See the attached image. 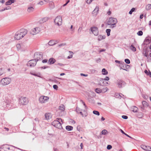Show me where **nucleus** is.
<instances>
[{
    "label": "nucleus",
    "mask_w": 151,
    "mask_h": 151,
    "mask_svg": "<svg viewBox=\"0 0 151 151\" xmlns=\"http://www.w3.org/2000/svg\"><path fill=\"white\" fill-rule=\"evenodd\" d=\"M3 73L1 69H0V76L2 75Z\"/></svg>",
    "instance_id": "obj_57"
},
{
    "label": "nucleus",
    "mask_w": 151,
    "mask_h": 151,
    "mask_svg": "<svg viewBox=\"0 0 151 151\" xmlns=\"http://www.w3.org/2000/svg\"><path fill=\"white\" fill-rule=\"evenodd\" d=\"M105 38V36L100 35L98 37V40L99 41H100L104 39Z\"/></svg>",
    "instance_id": "obj_32"
},
{
    "label": "nucleus",
    "mask_w": 151,
    "mask_h": 151,
    "mask_svg": "<svg viewBox=\"0 0 151 151\" xmlns=\"http://www.w3.org/2000/svg\"><path fill=\"white\" fill-rule=\"evenodd\" d=\"M37 59L38 60H40L42 58V55L40 53L37 54Z\"/></svg>",
    "instance_id": "obj_22"
},
{
    "label": "nucleus",
    "mask_w": 151,
    "mask_h": 151,
    "mask_svg": "<svg viewBox=\"0 0 151 151\" xmlns=\"http://www.w3.org/2000/svg\"><path fill=\"white\" fill-rule=\"evenodd\" d=\"M111 14V11L110 9L109 10V11L107 12V14L108 15H110Z\"/></svg>",
    "instance_id": "obj_53"
},
{
    "label": "nucleus",
    "mask_w": 151,
    "mask_h": 151,
    "mask_svg": "<svg viewBox=\"0 0 151 151\" xmlns=\"http://www.w3.org/2000/svg\"><path fill=\"white\" fill-rule=\"evenodd\" d=\"M69 53L70 55L68 57V59L71 58L72 57L73 55V52L71 51H69Z\"/></svg>",
    "instance_id": "obj_35"
},
{
    "label": "nucleus",
    "mask_w": 151,
    "mask_h": 151,
    "mask_svg": "<svg viewBox=\"0 0 151 151\" xmlns=\"http://www.w3.org/2000/svg\"><path fill=\"white\" fill-rule=\"evenodd\" d=\"M122 118L124 119H127L128 118V117L126 116L123 115L122 116Z\"/></svg>",
    "instance_id": "obj_52"
},
{
    "label": "nucleus",
    "mask_w": 151,
    "mask_h": 151,
    "mask_svg": "<svg viewBox=\"0 0 151 151\" xmlns=\"http://www.w3.org/2000/svg\"><path fill=\"white\" fill-rule=\"evenodd\" d=\"M57 120L54 121L52 123V125L55 127L60 129H61L63 127L61 122H62V120L60 118H57Z\"/></svg>",
    "instance_id": "obj_3"
},
{
    "label": "nucleus",
    "mask_w": 151,
    "mask_h": 151,
    "mask_svg": "<svg viewBox=\"0 0 151 151\" xmlns=\"http://www.w3.org/2000/svg\"><path fill=\"white\" fill-rule=\"evenodd\" d=\"M55 61L56 60L54 58H51L49 60L48 63L49 64H52L54 63Z\"/></svg>",
    "instance_id": "obj_19"
},
{
    "label": "nucleus",
    "mask_w": 151,
    "mask_h": 151,
    "mask_svg": "<svg viewBox=\"0 0 151 151\" xmlns=\"http://www.w3.org/2000/svg\"><path fill=\"white\" fill-rule=\"evenodd\" d=\"M95 91L97 93H100L102 92L101 89L99 88H96L95 89Z\"/></svg>",
    "instance_id": "obj_39"
},
{
    "label": "nucleus",
    "mask_w": 151,
    "mask_h": 151,
    "mask_svg": "<svg viewBox=\"0 0 151 151\" xmlns=\"http://www.w3.org/2000/svg\"><path fill=\"white\" fill-rule=\"evenodd\" d=\"M58 41L55 40H52L50 41L48 43L50 45H53L58 43Z\"/></svg>",
    "instance_id": "obj_17"
},
{
    "label": "nucleus",
    "mask_w": 151,
    "mask_h": 151,
    "mask_svg": "<svg viewBox=\"0 0 151 151\" xmlns=\"http://www.w3.org/2000/svg\"><path fill=\"white\" fill-rule=\"evenodd\" d=\"M27 33V30L25 29H22L17 31L15 34L14 38L15 40H20Z\"/></svg>",
    "instance_id": "obj_1"
},
{
    "label": "nucleus",
    "mask_w": 151,
    "mask_h": 151,
    "mask_svg": "<svg viewBox=\"0 0 151 151\" xmlns=\"http://www.w3.org/2000/svg\"><path fill=\"white\" fill-rule=\"evenodd\" d=\"M40 31V29L39 27H36L31 29L30 33L34 35L38 33Z\"/></svg>",
    "instance_id": "obj_8"
},
{
    "label": "nucleus",
    "mask_w": 151,
    "mask_h": 151,
    "mask_svg": "<svg viewBox=\"0 0 151 151\" xmlns=\"http://www.w3.org/2000/svg\"><path fill=\"white\" fill-rule=\"evenodd\" d=\"M141 147L142 148L146 151H151V147L149 146L142 145Z\"/></svg>",
    "instance_id": "obj_14"
},
{
    "label": "nucleus",
    "mask_w": 151,
    "mask_h": 151,
    "mask_svg": "<svg viewBox=\"0 0 151 151\" xmlns=\"http://www.w3.org/2000/svg\"><path fill=\"white\" fill-rule=\"evenodd\" d=\"M91 30L95 36L98 35L99 31L97 27H93L91 28Z\"/></svg>",
    "instance_id": "obj_11"
},
{
    "label": "nucleus",
    "mask_w": 151,
    "mask_h": 151,
    "mask_svg": "<svg viewBox=\"0 0 151 151\" xmlns=\"http://www.w3.org/2000/svg\"><path fill=\"white\" fill-rule=\"evenodd\" d=\"M19 103L22 105L27 104L28 102V99L27 98L24 97H21L19 100Z\"/></svg>",
    "instance_id": "obj_9"
},
{
    "label": "nucleus",
    "mask_w": 151,
    "mask_h": 151,
    "mask_svg": "<svg viewBox=\"0 0 151 151\" xmlns=\"http://www.w3.org/2000/svg\"><path fill=\"white\" fill-rule=\"evenodd\" d=\"M42 62L43 63H46L47 62V59H45L42 60Z\"/></svg>",
    "instance_id": "obj_56"
},
{
    "label": "nucleus",
    "mask_w": 151,
    "mask_h": 151,
    "mask_svg": "<svg viewBox=\"0 0 151 151\" xmlns=\"http://www.w3.org/2000/svg\"><path fill=\"white\" fill-rule=\"evenodd\" d=\"M121 69H122L123 70H125L126 71H128V69L127 68V67L124 66V67H122V68L121 67L120 68V69L121 70Z\"/></svg>",
    "instance_id": "obj_46"
},
{
    "label": "nucleus",
    "mask_w": 151,
    "mask_h": 151,
    "mask_svg": "<svg viewBox=\"0 0 151 151\" xmlns=\"http://www.w3.org/2000/svg\"><path fill=\"white\" fill-rule=\"evenodd\" d=\"M52 117V115L50 113H47L45 114V118L47 120L50 119Z\"/></svg>",
    "instance_id": "obj_16"
},
{
    "label": "nucleus",
    "mask_w": 151,
    "mask_h": 151,
    "mask_svg": "<svg viewBox=\"0 0 151 151\" xmlns=\"http://www.w3.org/2000/svg\"><path fill=\"white\" fill-rule=\"evenodd\" d=\"M144 72L145 73H146L147 75L149 74V72H148L147 70H145Z\"/></svg>",
    "instance_id": "obj_59"
},
{
    "label": "nucleus",
    "mask_w": 151,
    "mask_h": 151,
    "mask_svg": "<svg viewBox=\"0 0 151 151\" xmlns=\"http://www.w3.org/2000/svg\"><path fill=\"white\" fill-rule=\"evenodd\" d=\"M54 22L55 24L58 26L61 25L62 22V19L61 16L57 17L55 19Z\"/></svg>",
    "instance_id": "obj_7"
},
{
    "label": "nucleus",
    "mask_w": 151,
    "mask_h": 151,
    "mask_svg": "<svg viewBox=\"0 0 151 151\" xmlns=\"http://www.w3.org/2000/svg\"><path fill=\"white\" fill-rule=\"evenodd\" d=\"M142 104L144 107H146L148 106V104L146 102L143 101L142 102Z\"/></svg>",
    "instance_id": "obj_36"
},
{
    "label": "nucleus",
    "mask_w": 151,
    "mask_h": 151,
    "mask_svg": "<svg viewBox=\"0 0 151 151\" xmlns=\"http://www.w3.org/2000/svg\"><path fill=\"white\" fill-rule=\"evenodd\" d=\"M11 79L9 78H4L0 81L1 84L4 86L9 84L11 82Z\"/></svg>",
    "instance_id": "obj_6"
},
{
    "label": "nucleus",
    "mask_w": 151,
    "mask_h": 151,
    "mask_svg": "<svg viewBox=\"0 0 151 151\" xmlns=\"http://www.w3.org/2000/svg\"><path fill=\"white\" fill-rule=\"evenodd\" d=\"M137 116L138 118H141L143 116V114L142 113L139 112L137 114Z\"/></svg>",
    "instance_id": "obj_28"
},
{
    "label": "nucleus",
    "mask_w": 151,
    "mask_h": 151,
    "mask_svg": "<svg viewBox=\"0 0 151 151\" xmlns=\"http://www.w3.org/2000/svg\"><path fill=\"white\" fill-rule=\"evenodd\" d=\"M112 148V146L110 145H108L107 147V149L108 150H110Z\"/></svg>",
    "instance_id": "obj_49"
},
{
    "label": "nucleus",
    "mask_w": 151,
    "mask_h": 151,
    "mask_svg": "<svg viewBox=\"0 0 151 151\" xmlns=\"http://www.w3.org/2000/svg\"><path fill=\"white\" fill-rule=\"evenodd\" d=\"M125 62L127 64H129L130 63V60L127 59L125 60Z\"/></svg>",
    "instance_id": "obj_47"
},
{
    "label": "nucleus",
    "mask_w": 151,
    "mask_h": 151,
    "mask_svg": "<svg viewBox=\"0 0 151 151\" xmlns=\"http://www.w3.org/2000/svg\"><path fill=\"white\" fill-rule=\"evenodd\" d=\"M65 106L63 105H61L59 108V109L61 111H63L65 110Z\"/></svg>",
    "instance_id": "obj_25"
},
{
    "label": "nucleus",
    "mask_w": 151,
    "mask_h": 151,
    "mask_svg": "<svg viewBox=\"0 0 151 151\" xmlns=\"http://www.w3.org/2000/svg\"><path fill=\"white\" fill-rule=\"evenodd\" d=\"M150 53L149 54V51H147V50L145 49L143 50V54L146 57H148L149 56L151 57V44H150Z\"/></svg>",
    "instance_id": "obj_10"
},
{
    "label": "nucleus",
    "mask_w": 151,
    "mask_h": 151,
    "mask_svg": "<svg viewBox=\"0 0 151 151\" xmlns=\"http://www.w3.org/2000/svg\"><path fill=\"white\" fill-rule=\"evenodd\" d=\"M99 11V7L98 6H96L93 12V14L95 16L97 15L98 14Z\"/></svg>",
    "instance_id": "obj_18"
},
{
    "label": "nucleus",
    "mask_w": 151,
    "mask_h": 151,
    "mask_svg": "<svg viewBox=\"0 0 151 151\" xmlns=\"http://www.w3.org/2000/svg\"><path fill=\"white\" fill-rule=\"evenodd\" d=\"M93 1V0H86V2L88 4H90Z\"/></svg>",
    "instance_id": "obj_50"
},
{
    "label": "nucleus",
    "mask_w": 151,
    "mask_h": 151,
    "mask_svg": "<svg viewBox=\"0 0 151 151\" xmlns=\"http://www.w3.org/2000/svg\"><path fill=\"white\" fill-rule=\"evenodd\" d=\"M147 75L149 76L151 78V72L150 70H149V74Z\"/></svg>",
    "instance_id": "obj_61"
},
{
    "label": "nucleus",
    "mask_w": 151,
    "mask_h": 151,
    "mask_svg": "<svg viewBox=\"0 0 151 151\" xmlns=\"http://www.w3.org/2000/svg\"><path fill=\"white\" fill-rule=\"evenodd\" d=\"M82 29V28H79L78 29V32H80Z\"/></svg>",
    "instance_id": "obj_64"
},
{
    "label": "nucleus",
    "mask_w": 151,
    "mask_h": 151,
    "mask_svg": "<svg viewBox=\"0 0 151 151\" xmlns=\"http://www.w3.org/2000/svg\"><path fill=\"white\" fill-rule=\"evenodd\" d=\"M23 46V45L21 46L19 44H17L16 45V47L18 50H20L22 48Z\"/></svg>",
    "instance_id": "obj_34"
},
{
    "label": "nucleus",
    "mask_w": 151,
    "mask_h": 151,
    "mask_svg": "<svg viewBox=\"0 0 151 151\" xmlns=\"http://www.w3.org/2000/svg\"><path fill=\"white\" fill-rule=\"evenodd\" d=\"M73 127L70 126H67L66 127V129L68 131H71L73 129Z\"/></svg>",
    "instance_id": "obj_27"
},
{
    "label": "nucleus",
    "mask_w": 151,
    "mask_h": 151,
    "mask_svg": "<svg viewBox=\"0 0 151 151\" xmlns=\"http://www.w3.org/2000/svg\"><path fill=\"white\" fill-rule=\"evenodd\" d=\"M107 132V131L106 130L104 129L102 131L101 133L102 134L105 135L106 134Z\"/></svg>",
    "instance_id": "obj_44"
},
{
    "label": "nucleus",
    "mask_w": 151,
    "mask_h": 151,
    "mask_svg": "<svg viewBox=\"0 0 151 151\" xmlns=\"http://www.w3.org/2000/svg\"><path fill=\"white\" fill-rule=\"evenodd\" d=\"M53 88L55 90H57L58 89V86L56 85H54L53 86Z\"/></svg>",
    "instance_id": "obj_48"
},
{
    "label": "nucleus",
    "mask_w": 151,
    "mask_h": 151,
    "mask_svg": "<svg viewBox=\"0 0 151 151\" xmlns=\"http://www.w3.org/2000/svg\"><path fill=\"white\" fill-rule=\"evenodd\" d=\"M34 10V8L32 7H29L27 9V11L28 12H30L33 11Z\"/></svg>",
    "instance_id": "obj_31"
},
{
    "label": "nucleus",
    "mask_w": 151,
    "mask_h": 151,
    "mask_svg": "<svg viewBox=\"0 0 151 151\" xmlns=\"http://www.w3.org/2000/svg\"><path fill=\"white\" fill-rule=\"evenodd\" d=\"M151 9V4H148L146 6V9L147 10H150Z\"/></svg>",
    "instance_id": "obj_33"
},
{
    "label": "nucleus",
    "mask_w": 151,
    "mask_h": 151,
    "mask_svg": "<svg viewBox=\"0 0 151 151\" xmlns=\"http://www.w3.org/2000/svg\"><path fill=\"white\" fill-rule=\"evenodd\" d=\"M93 113L96 115L98 116H99L100 114L97 111H93Z\"/></svg>",
    "instance_id": "obj_41"
},
{
    "label": "nucleus",
    "mask_w": 151,
    "mask_h": 151,
    "mask_svg": "<svg viewBox=\"0 0 151 151\" xmlns=\"http://www.w3.org/2000/svg\"><path fill=\"white\" fill-rule=\"evenodd\" d=\"M151 42V37H147L145 40V43L147 44Z\"/></svg>",
    "instance_id": "obj_20"
},
{
    "label": "nucleus",
    "mask_w": 151,
    "mask_h": 151,
    "mask_svg": "<svg viewBox=\"0 0 151 151\" xmlns=\"http://www.w3.org/2000/svg\"><path fill=\"white\" fill-rule=\"evenodd\" d=\"M108 90V89L107 87L103 88L101 89L102 92L103 93H105Z\"/></svg>",
    "instance_id": "obj_37"
},
{
    "label": "nucleus",
    "mask_w": 151,
    "mask_h": 151,
    "mask_svg": "<svg viewBox=\"0 0 151 151\" xmlns=\"http://www.w3.org/2000/svg\"><path fill=\"white\" fill-rule=\"evenodd\" d=\"M49 99V98L48 96L42 95L40 97L39 101L41 104H44L48 101Z\"/></svg>",
    "instance_id": "obj_5"
},
{
    "label": "nucleus",
    "mask_w": 151,
    "mask_h": 151,
    "mask_svg": "<svg viewBox=\"0 0 151 151\" xmlns=\"http://www.w3.org/2000/svg\"><path fill=\"white\" fill-rule=\"evenodd\" d=\"M99 83L101 86H107L108 84L107 82L104 80L103 79H101Z\"/></svg>",
    "instance_id": "obj_15"
},
{
    "label": "nucleus",
    "mask_w": 151,
    "mask_h": 151,
    "mask_svg": "<svg viewBox=\"0 0 151 151\" xmlns=\"http://www.w3.org/2000/svg\"><path fill=\"white\" fill-rule=\"evenodd\" d=\"M49 18L47 17H45L43 18H42L40 19V21L41 22H46V21H48Z\"/></svg>",
    "instance_id": "obj_24"
},
{
    "label": "nucleus",
    "mask_w": 151,
    "mask_h": 151,
    "mask_svg": "<svg viewBox=\"0 0 151 151\" xmlns=\"http://www.w3.org/2000/svg\"><path fill=\"white\" fill-rule=\"evenodd\" d=\"M80 75L81 76H86V77L87 76H88V75L87 74H83V73H81Z\"/></svg>",
    "instance_id": "obj_54"
},
{
    "label": "nucleus",
    "mask_w": 151,
    "mask_h": 151,
    "mask_svg": "<svg viewBox=\"0 0 151 151\" xmlns=\"http://www.w3.org/2000/svg\"><path fill=\"white\" fill-rule=\"evenodd\" d=\"M137 34L139 36H142L143 35V32L142 31H139L137 33Z\"/></svg>",
    "instance_id": "obj_45"
},
{
    "label": "nucleus",
    "mask_w": 151,
    "mask_h": 151,
    "mask_svg": "<svg viewBox=\"0 0 151 151\" xmlns=\"http://www.w3.org/2000/svg\"><path fill=\"white\" fill-rule=\"evenodd\" d=\"M83 106H81L79 107H77L76 109V111L78 114H80L82 117L86 116L87 114L84 108H86V106L84 102H83Z\"/></svg>",
    "instance_id": "obj_2"
},
{
    "label": "nucleus",
    "mask_w": 151,
    "mask_h": 151,
    "mask_svg": "<svg viewBox=\"0 0 151 151\" xmlns=\"http://www.w3.org/2000/svg\"><path fill=\"white\" fill-rule=\"evenodd\" d=\"M106 50L105 49H102L100 50L99 52H104Z\"/></svg>",
    "instance_id": "obj_58"
},
{
    "label": "nucleus",
    "mask_w": 151,
    "mask_h": 151,
    "mask_svg": "<svg viewBox=\"0 0 151 151\" xmlns=\"http://www.w3.org/2000/svg\"><path fill=\"white\" fill-rule=\"evenodd\" d=\"M37 63V61L35 60H29L27 64V66H35Z\"/></svg>",
    "instance_id": "obj_12"
},
{
    "label": "nucleus",
    "mask_w": 151,
    "mask_h": 151,
    "mask_svg": "<svg viewBox=\"0 0 151 151\" xmlns=\"http://www.w3.org/2000/svg\"><path fill=\"white\" fill-rule=\"evenodd\" d=\"M102 73L104 75H106L108 74L107 71L105 69L103 68L102 70Z\"/></svg>",
    "instance_id": "obj_29"
},
{
    "label": "nucleus",
    "mask_w": 151,
    "mask_h": 151,
    "mask_svg": "<svg viewBox=\"0 0 151 151\" xmlns=\"http://www.w3.org/2000/svg\"><path fill=\"white\" fill-rule=\"evenodd\" d=\"M38 4L42 5L43 4V2L42 1H40L38 3Z\"/></svg>",
    "instance_id": "obj_55"
},
{
    "label": "nucleus",
    "mask_w": 151,
    "mask_h": 151,
    "mask_svg": "<svg viewBox=\"0 0 151 151\" xmlns=\"http://www.w3.org/2000/svg\"><path fill=\"white\" fill-rule=\"evenodd\" d=\"M49 6L50 9H53L55 7V5L53 2L52 1L50 2L49 3Z\"/></svg>",
    "instance_id": "obj_23"
},
{
    "label": "nucleus",
    "mask_w": 151,
    "mask_h": 151,
    "mask_svg": "<svg viewBox=\"0 0 151 151\" xmlns=\"http://www.w3.org/2000/svg\"><path fill=\"white\" fill-rule=\"evenodd\" d=\"M122 96H124V95L121 93H120L118 94H117L116 95V97L118 98H121V97H122Z\"/></svg>",
    "instance_id": "obj_40"
},
{
    "label": "nucleus",
    "mask_w": 151,
    "mask_h": 151,
    "mask_svg": "<svg viewBox=\"0 0 151 151\" xmlns=\"http://www.w3.org/2000/svg\"><path fill=\"white\" fill-rule=\"evenodd\" d=\"M130 49L133 52H135L136 50V48L132 45L130 47Z\"/></svg>",
    "instance_id": "obj_30"
},
{
    "label": "nucleus",
    "mask_w": 151,
    "mask_h": 151,
    "mask_svg": "<svg viewBox=\"0 0 151 151\" xmlns=\"http://www.w3.org/2000/svg\"><path fill=\"white\" fill-rule=\"evenodd\" d=\"M14 2V0H9L6 3V5H11L12 3Z\"/></svg>",
    "instance_id": "obj_26"
},
{
    "label": "nucleus",
    "mask_w": 151,
    "mask_h": 151,
    "mask_svg": "<svg viewBox=\"0 0 151 151\" xmlns=\"http://www.w3.org/2000/svg\"><path fill=\"white\" fill-rule=\"evenodd\" d=\"M31 74L32 75H34L35 76H37L38 77H40V78H42V77L41 76L40 74V73L35 74H33V73H31Z\"/></svg>",
    "instance_id": "obj_42"
},
{
    "label": "nucleus",
    "mask_w": 151,
    "mask_h": 151,
    "mask_svg": "<svg viewBox=\"0 0 151 151\" xmlns=\"http://www.w3.org/2000/svg\"><path fill=\"white\" fill-rule=\"evenodd\" d=\"M111 31V29H107L106 30V32L107 33V35L108 36L110 35V33Z\"/></svg>",
    "instance_id": "obj_38"
},
{
    "label": "nucleus",
    "mask_w": 151,
    "mask_h": 151,
    "mask_svg": "<svg viewBox=\"0 0 151 151\" xmlns=\"http://www.w3.org/2000/svg\"><path fill=\"white\" fill-rule=\"evenodd\" d=\"M125 84V83L122 80H119L118 81L117 85L119 88H121L124 86Z\"/></svg>",
    "instance_id": "obj_13"
},
{
    "label": "nucleus",
    "mask_w": 151,
    "mask_h": 151,
    "mask_svg": "<svg viewBox=\"0 0 151 151\" xmlns=\"http://www.w3.org/2000/svg\"><path fill=\"white\" fill-rule=\"evenodd\" d=\"M135 10V9L134 8H133L129 12V13L130 14H132V12L134 11Z\"/></svg>",
    "instance_id": "obj_43"
},
{
    "label": "nucleus",
    "mask_w": 151,
    "mask_h": 151,
    "mask_svg": "<svg viewBox=\"0 0 151 151\" xmlns=\"http://www.w3.org/2000/svg\"><path fill=\"white\" fill-rule=\"evenodd\" d=\"M120 131L123 134H125V133L121 129H120Z\"/></svg>",
    "instance_id": "obj_62"
},
{
    "label": "nucleus",
    "mask_w": 151,
    "mask_h": 151,
    "mask_svg": "<svg viewBox=\"0 0 151 151\" xmlns=\"http://www.w3.org/2000/svg\"><path fill=\"white\" fill-rule=\"evenodd\" d=\"M105 81H108L109 80V78L108 77H106L105 78L103 79Z\"/></svg>",
    "instance_id": "obj_51"
},
{
    "label": "nucleus",
    "mask_w": 151,
    "mask_h": 151,
    "mask_svg": "<svg viewBox=\"0 0 151 151\" xmlns=\"http://www.w3.org/2000/svg\"><path fill=\"white\" fill-rule=\"evenodd\" d=\"M65 45V44H61L59 45V47H61L62 46H63Z\"/></svg>",
    "instance_id": "obj_60"
},
{
    "label": "nucleus",
    "mask_w": 151,
    "mask_h": 151,
    "mask_svg": "<svg viewBox=\"0 0 151 151\" xmlns=\"http://www.w3.org/2000/svg\"><path fill=\"white\" fill-rule=\"evenodd\" d=\"M131 110L134 112H137L138 108L137 107L135 106H133L131 108Z\"/></svg>",
    "instance_id": "obj_21"
},
{
    "label": "nucleus",
    "mask_w": 151,
    "mask_h": 151,
    "mask_svg": "<svg viewBox=\"0 0 151 151\" xmlns=\"http://www.w3.org/2000/svg\"><path fill=\"white\" fill-rule=\"evenodd\" d=\"M117 22V21L116 19L112 17L108 19L106 21V24L109 25H115Z\"/></svg>",
    "instance_id": "obj_4"
},
{
    "label": "nucleus",
    "mask_w": 151,
    "mask_h": 151,
    "mask_svg": "<svg viewBox=\"0 0 151 151\" xmlns=\"http://www.w3.org/2000/svg\"><path fill=\"white\" fill-rule=\"evenodd\" d=\"M101 61V59L100 58H98L96 60V61L98 62H100Z\"/></svg>",
    "instance_id": "obj_63"
}]
</instances>
